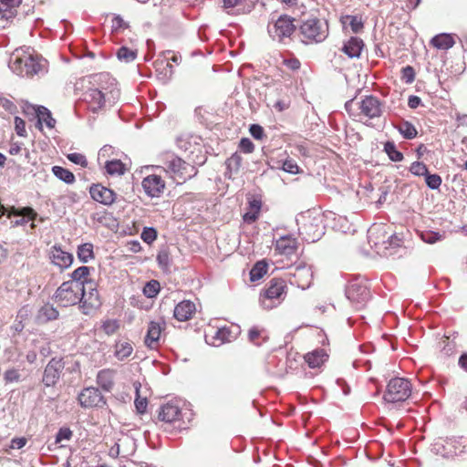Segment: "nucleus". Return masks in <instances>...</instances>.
<instances>
[{"instance_id": "nucleus-57", "label": "nucleus", "mask_w": 467, "mask_h": 467, "mask_svg": "<svg viewBox=\"0 0 467 467\" xmlns=\"http://www.w3.org/2000/svg\"><path fill=\"white\" fill-rule=\"evenodd\" d=\"M346 19L349 21V26L353 33H358L363 28L361 18L356 16H347Z\"/></svg>"}, {"instance_id": "nucleus-38", "label": "nucleus", "mask_w": 467, "mask_h": 467, "mask_svg": "<svg viewBox=\"0 0 467 467\" xmlns=\"http://www.w3.org/2000/svg\"><path fill=\"white\" fill-rule=\"evenodd\" d=\"M1 4L6 7L5 11L0 10V16L2 18L8 20L9 18H13L16 16V12L13 10L14 8L19 6L22 3V0H0Z\"/></svg>"}, {"instance_id": "nucleus-4", "label": "nucleus", "mask_w": 467, "mask_h": 467, "mask_svg": "<svg viewBox=\"0 0 467 467\" xmlns=\"http://www.w3.org/2000/svg\"><path fill=\"white\" fill-rule=\"evenodd\" d=\"M285 281L281 278H272L260 294L259 302L265 310H271L279 306L286 295Z\"/></svg>"}, {"instance_id": "nucleus-20", "label": "nucleus", "mask_w": 467, "mask_h": 467, "mask_svg": "<svg viewBox=\"0 0 467 467\" xmlns=\"http://www.w3.org/2000/svg\"><path fill=\"white\" fill-rule=\"evenodd\" d=\"M49 258L51 262L61 270L68 268L74 260L72 254L62 250L59 245H53L51 247Z\"/></svg>"}, {"instance_id": "nucleus-36", "label": "nucleus", "mask_w": 467, "mask_h": 467, "mask_svg": "<svg viewBox=\"0 0 467 467\" xmlns=\"http://www.w3.org/2000/svg\"><path fill=\"white\" fill-rule=\"evenodd\" d=\"M52 171L57 179L66 182L67 184H72L76 181L75 175L69 170L64 167L53 166Z\"/></svg>"}, {"instance_id": "nucleus-33", "label": "nucleus", "mask_w": 467, "mask_h": 467, "mask_svg": "<svg viewBox=\"0 0 467 467\" xmlns=\"http://www.w3.org/2000/svg\"><path fill=\"white\" fill-rule=\"evenodd\" d=\"M431 43L438 49L447 50L452 47L455 42L451 35L442 33L432 37Z\"/></svg>"}, {"instance_id": "nucleus-28", "label": "nucleus", "mask_w": 467, "mask_h": 467, "mask_svg": "<svg viewBox=\"0 0 467 467\" xmlns=\"http://www.w3.org/2000/svg\"><path fill=\"white\" fill-rule=\"evenodd\" d=\"M57 309L51 304L47 303L38 310L36 318L40 323H47L58 318Z\"/></svg>"}, {"instance_id": "nucleus-23", "label": "nucleus", "mask_w": 467, "mask_h": 467, "mask_svg": "<svg viewBox=\"0 0 467 467\" xmlns=\"http://www.w3.org/2000/svg\"><path fill=\"white\" fill-rule=\"evenodd\" d=\"M298 248L297 239L291 234L283 235L275 241V250L285 255H291Z\"/></svg>"}, {"instance_id": "nucleus-8", "label": "nucleus", "mask_w": 467, "mask_h": 467, "mask_svg": "<svg viewBox=\"0 0 467 467\" xmlns=\"http://www.w3.org/2000/svg\"><path fill=\"white\" fill-rule=\"evenodd\" d=\"M411 395V383L404 378L391 379L386 387L383 400L387 403L403 402Z\"/></svg>"}, {"instance_id": "nucleus-59", "label": "nucleus", "mask_w": 467, "mask_h": 467, "mask_svg": "<svg viewBox=\"0 0 467 467\" xmlns=\"http://www.w3.org/2000/svg\"><path fill=\"white\" fill-rule=\"evenodd\" d=\"M239 149L244 153H251L254 150V145L250 139L243 138L239 142Z\"/></svg>"}, {"instance_id": "nucleus-24", "label": "nucleus", "mask_w": 467, "mask_h": 467, "mask_svg": "<svg viewBox=\"0 0 467 467\" xmlns=\"http://www.w3.org/2000/svg\"><path fill=\"white\" fill-rule=\"evenodd\" d=\"M364 47L365 44L361 38L358 36H351L343 44L341 51L349 58H358Z\"/></svg>"}, {"instance_id": "nucleus-48", "label": "nucleus", "mask_w": 467, "mask_h": 467, "mask_svg": "<svg viewBox=\"0 0 467 467\" xmlns=\"http://www.w3.org/2000/svg\"><path fill=\"white\" fill-rule=\"evenodd\" d=\"M410 171L415 176H425L429 170L423 162L414 161L410 167Z\"/></svg>"}, {"instance_id": "nucleus-37", "label": "nucleus", "mask_w": 467, "mask_h": 467, "mask_svg": "<svg viewBox=\"0 0 467 467\" xmlns=\"http://www.w3.org/2000/svg\"><path fill=\"white\" fill-rule=\"evenodd\" d=\"M268 265L264 260L256 262L250 270V280L255 282L260 280L267 272Z\"/></svg>"}, {"instance_id": "nucleus-49", "label": "nucleus", "mask_w": 467, "mask_h": 467, "mask_svg": "<svg viewBox=\"0 0 467 467\" xmlns=\"http://www.w3.org/2000/svg\"><path fill=\"white\" fill-rule=\"evenodd\" d=\"M119 328V321L116 319H108L102 324V330L108 336L113 335Z\"/></svg>"}, {"instance_id": "nucleus-2", "label": "nucleus", "mask_w": 467, "mask_h": 467, "mask_svg": "<svg viewBox=\"0 0 467 467\" xmlns=\"http://www.w3.org/2000/svg\"><path fill=\"white\" fill-rule=\"evenodd\" d=\"M298 225V234L306 243H315L318 241L325 234V225L320 215H313L307 212L296 217Z\"/></svg>"}, {"instance_id": "nucleus-39", "label": "nucleus", "mask_w": 467, "mask_h": 467, "mask_svg": "<svg viewBox=\"0 0 467 467\" xmlns=\"http://www.w3.org/2000/svg\"><path fill=\"white\" fill-rule=\"evenodd\" d=\"M384 151L392 161H401L404 159L403 153L398 150L393 141L388 140L384 144Z\"/></svg>"}, {"instance_id": "nucleus-41", "label": "nucleus", "mask_w": 467, "mask_h": 467, "mask_svg": "<svg viewBox=\"0 0 467 467\" xmlns=\"http://www.w3.org/2000/svg\"><path fill=\"white\" fill-rule=\"evenodd\" d=\"M90 274V267L88 266H80V267H78L77 269H75L70 276H71V281L73 283H81L85 280H88V276Z\"/></svg>"}, {"instance_id": "nucleus-18", "label": "nucleus", "mask_w": 467, "mask_h": 467, "mask_svg": "<svg viewBox=\"0 0 467 467\" xmlns=\"http://www.w3.org/2000/svg\"><path fill=\"white\" fill-rule=\"evenodd\" d=\"M142 188L148 196L159 197L164 191L165 182L160 175L151 174L143 179Z\"/></svg>"}, {"instance_id": "nucleus-43", "label": "nucleus", "mask_w": 467, "mask_h": 467, "mask_svg": "<svg viewBox=\"0 0 467 467\" xmlns=\"http://www.w3.org/2000/svg\"><path fill=\"white\" fill-rule=\"evenodd\" d=\"M242 156L235 152L226 160V167L230 172H237L242 165Z\"/></svg>"}, {"instance_id": "nucleus-47", "label": "nucleus", "mask_w": 467, "mask_h": 467, "mask_svg": "<svg viewBox=\"0 0 467 467\" xmlns=\"http://www.w3.org/2000/svg\"><path fill=\"white\" fill-rule=\"evenodd\" d=\"M140 237L146 244H150L157 238V231L154 227H144Z\"/></svg>"}, {"instance_id": "nucleus-17", "label": "nucleus", "mask_w": 467, "mask_h": 467, "mask_svg": "<svg viewBox=\"0 0 467 467\" xmlns=\"http://www.w3.org/2000/svg\"><path fill=\"white\" fill-rule=\"evenodd\" d=\"M89 194L95 202L106 206L111 205L117 198V194L114 191L100 183L91 185L89 188Z\"/></svg>"}, {"instance_id": "nucleus-16", "label": "nucleus", "mask_w": 467, "mask_h": 467, "mask_svg": "<svg viewBox=\"0 0 467 467\" xmlns=\"http://www.w3.org/2000/svg\"><path fill=\"white\" fill-rule=\"evenodd\" d=\"M166 327L165 321H150L148 325L147 334L144 338L145 345L151 348L156 349L161 341V333Z\"/></svg>"}, {"instance_id": "nucleus-9", "label": "nucleus", "mask_w": 467, "mask_h": 467, "mask_svg": "<svg viewBox=\"0 0 467 467\" xmlns=\"http://www.w3.org/2000/svg\"><path fill=\"white\" fill-rule=\"evenodd\" d=\"M294 22L295 19L287 15H281L276 19L272 16L267 26L269 36L273 40L280 42L290 37L296 28Z\"/></svg>"}, {"instance_id": "nucleus-1", "label": "nucleus", "mask_w": 467, "mask_h": 467, "mask_svg": "<svg viewBox=\"0 0 467 467\" xmlns=\"http://www.w3.org/2000/svg\"><path fill=\"white\" fill-rule=\"evenodd\" d=\"M89 82L93 87L88 88L83 93V100L88 105V109L93 114L103 109L107 102L119 100L120 90L116 85L115 78L109 73H99L89 77Z\"/></svg>"}, {"instance_id": "nucleus-5", "label": "nucleus", "mask_w": 467, "mask_h": 467, "mask_svg": "<svg viewBox=\"0 0 467 467\" xmlns=\"http://www.w3.org/2000/svg\"><path fill=\"white\" fill-rule=\"evenodd\" d=\"M299 33L304 44L321 43L328 36V24L317 17H311L301 24Z\"/></svg>"}, {"instance_id": "nucleus-63", "label": "nucleus", "mask_w": 467, "mask_h": 467, "mask_svg": "<svg viewBox=\"0 0 467 467\" xmlns=\"http://www.w3.org/2000/svg\"><path fill=\"white\" fill-rule=\"evenodd\" d=\"M284 64L291 70H297L301 66L300 61L296 57L285 59Z\"/></svg>"}, {"instance_id": "nucleus-61", "label": "nucleus", "mask_w": 467, "mask_h": 467, "mask_svg": "<svg viewBox=\"0 0 467 467\" xmlns=\"http://www.w3.org/2000/svg\"><path fill=\"white\" fill-rule=\"evenodd\" d=\"M249 131L255 140H262L265 136V130L259 124H252L249 128Z\"/></svg>"}, {"instance_id": "nucleus-29", "label": "nucleus", "mask_w": 467, "mask_h": 467, "mask_svg": "<svg viewBox=\"0 0 467 467\" xmlns=\"http://www.w3.org/2000/svg\"><path fill=\"white\" fill-rule=\"evenodd\" d=\"M114 374L111 369H102L97 375V383L105 391H110L114 386Z\"/></svg>"}, {"instance_id": "nucleus-7", "label": "nucleus", "mask_w": 467, "mask_h": 467, "mask_svg": "<svg viewBox=\"0 0 467 467\" xmlns=\"http://www.w3.org/2000/svg\"><path fill=\"white\" fill-rule=\"evenodd\" d=\"M345 294L356 309L363 308L371 297L368 282L361 277L351 280L346 287Z\"/></svg>"}, {"instance_id": "nucleus-56", "label": "nucleus", "mask_w": 467, "mask_h": 467, "mask_svg": "<svg viewBox=\"0 0 467 467\" xmlns=\"http://www.w3.org/2000/svg\"><path fill=\"white\" fill-rule=\"evenodd\" d=\"M72 431L67 427H62L56 435V442L60 443L63 441H69L72 438Z\"/></svg>"}, {"instance_id": "nucleus-27", "label": "nucleus", "mask_w": 467, "mask_h": 467, "mask_svg": "<svg viewBox=\"0 0 467 467\" xmlns=\"http://www.w3.org/2000/svg\"><path fill=\"white\" fill-rule=\"evenodd\" d=\"M327 358L324 349L317 348L305 356V361L311 368H319Z\"/></svg>"}, {"instance_id": "nucleus-15", "label": "nucleus", "mask_w": 467, "mask_h": 467, "mask_svg": "<svg viewBox=\"0 0 467 467\" xmlns=\"http://www.w3.org/2000/svg\"><path fill=\"white\" fill-rule=\"evenodd\" d=\"M456 441L452 439H441L439 438L434 441V443L431 445V452H433L436 455H441L443 458H450L453 457L455 455H458L462 451L458 449V447L455 445Z\"/></svg>"}, {"instance_id": "nucleus-45", "label": "nucleus", "mask_w": 467, "mask_h": 467, "mask_svg": "<svg viewBox=\"0 0 467 467\" xmlns=\"http://www.w3.org/2000/svg\"><path fill=\"white\" fill-rule=\"evenodd\" d=\"M426 185L431 190H438L442 182L441 177L439 174H431L429 171L425 174Z\"/></svg>"}, {"instance_id": "nucleus-64", "label": "nucleus", "mask_w": 467, "mask_h": 467, "mask_svg": "<svg viewBox=\"0 0 467 467\" xmlns=\"http://www.w3.org/2000/svg\"><path fill=\"white\" fill-rule=\"evenodd\" d=\"M258 216H259V213H255V211L250 210L249 212H246L243 215V219L245 223H251L255 222L257 220Z\"/></svg>"}, {"instance_id": "nucleus-12", "label": "nucleus", "mask_w": 467, "mask_h": 467, "mask_svg": "<svg viewBox=\"0 0 467 467\" xmlns=\"http://www.w3.org/2000/svg\"><path fill=\"white\" fill-rule=\"evenodd\" d=\"M65 362L63 358H52L45 367L42 382L46 387H54L59 380Z\"/></svg>"}, {"instance_id": "nucleus-60", "label": "nucleus", "mask_w": 467, "mask_h": 467, "mask_svg": "<svg viewBox=\"0 0 467 467\" xmlns=\"http://www.w3.org/2000/svg\"><path fill=\"white\" fill-rule=\"evenodd\" d=\"M157 262L159 264V266L161 269L167 271L169 269V265H170V258H169L168 253H166V252L159 253L157 255Z\"/></svg>"}, {"instance_id": "nucleus-46", "label": "nucleus", "mask_w": 467, "mask_h": 467, "mask_svg": "<svg viewBox=\"0 0 467 467\" xmlns=\"http://www.w3.org/2000/svg\"><path fill=\"white\" fill-rule=\"evenodd\" d=\"M5 384L19 382L21 374L17 368H12L5 371L3 375Z\"/></svg>"}, {"instance_id": "nucleus-54", "label": "nucleus", "mask_w": 467, "mask_h": 467, "mask_svg": "<svg viewBox=\"0 0 467 467\" xmlns=\"http://www.w3.org/2000/svg\"><path fill=\"white\" fill-rule=\"evenodd\" d=\"M134 404L138 413L143 414L146 412L148 401L146 398H141L140 396L139 389H136V399Z\"/></svg>"}, {"instance_id": "nucleus-44", "label": "nucleus", "mask_w": 467, "mask_h": 467, "mask_svg": "<svg viewBox=\"0 0 467 467\" xmlns=\"http://www.w3.org/2000/svg\"><path fill=\"white\" fill-rule=\"evenodd\" d=\"M136 57H137V52L130 49L127 47H121L117 51V57L120 61H125L127 63L131 62L136 58Z\"/></svg>"}, {"instance_id": "nucleus-42", "label": "nucleus", "mask_w": 467, "mask_h": 467, "mask_svg": "<svg viewBox=\"0 0 467 467\" xmlns=\"http://www.w3.org/2000/svg\"><path fill=\"white\" fill-rule=\"evenodd\" d=\"M161 290V285L157 280H150L143 287V294L148 298H154Z\"/></svg>"}, {"instance_id": "nucleus-11", "label": "nucleus", "mask_w": 467, "mask_h": 467, "mask_svg": "<svg viewBox=\"0 0 467 467\" xmlns=\"http://www.w3.org/2000/svg\"><path fill=\"white\" fill-rule=\"evenodd\" d=\"M80 284L83 287V292H80V304H82L80 307L83 309L84 314H88L90 309H96L101 306L97 284L90 279L85 280Z\"/></svg>"}, {"instance_id": "nucleus-30", "label": "nucleus", "mask_w": 467, "mask_h": 467, "mask_svg": "<svg viewBox=\"0 0 467 467\" xmlns=\"http://www.w3.org/2000/svg\"><path fill=\"white\" fill-rule=\"evenodd\" d=\"M268 335L265 328L254 326L248 331V339L255 346H261L268 340Z\"/></svg>"}, {"instance_id": "nucleus-13", "label": "nucleus", "mask_w": 467, "mask_h": 467, "mask_svg": "<svg viewBox=\"0 0 467 467\" xmlns=\"http://www.w3.org/2000/svg\"><path fill=\"white\" fill-rule=\"evenodd\" d=\"M78 400L82 408L102 407L106 404L99 389L94 387L85 388L78 394Z\"/></svg>"}, {"instance_id": "nucleus-40", "label": "nucleus", "mask_w": 467, "mask_h": 467, "mask_svg": "<svg viewBox=\"0 0 467 467\" xmlns=\"http://www.w3.org/2000/svg\"><path fill=\"white\" fill-rule=\"evenodd\" d=\"M105 169L109 175H122L125 173V165L119 160L108 161Z\"/></svg>"}, {"instance_id": "nucleus-6", "label": "nucleus", "mask_w": 467, "mask_h": 467, "mask_svg": "<svg viewBox=\"0 0 467 467\" xmlns=\"http://www.w3.org/2000/svg\"><path fill=\"white\" fill-rule=\"evenodd\" d=\"M164 169L166 172L181 184L197 174V169L180 157L171 154L164 161Z\"/></svg>"}, {"instance_id": "nucleus-53", "label": "nucleus", "mask_w": 467, "mask_h": 467, "mask_svg": "<svg viewBox=\"0 0 467 467\" xmlns=\"http://www.w3.org/2000/svg\"><path fill=\"white\" fill-rule=\"evenodd\" d=\"M281 169L285 172L291 174H297L299 173L300 171L296 162L290 159H286L285 161H283Z\"/></svg>"}, {"instance_id": "nucleus-52", "label": "nucleus", "mask_w": 467, "mask_h": 467, "mask_svg": "<svg viewBox=\"0 0 467 467\" xmlns=\"http://www.w3.org/2000/svg\"><path fill=\"white\" fill-rule=\"evenodd\" d=\"M111 22L112 31L117 32L119 30H124L129 27V23L126 22L119 15H114Z\"/></svg>"}, {"instance_id": "nucleus-35", "label": "nucleus", "mask_w": 467, "mask_h": 467, "mask_svg": "<svg viewBox=\"0 0 467 467\" xmlns=\"http://www.w3.org/2000/svg\"><path fill=\"white\" fill-rule=\"evenodd\" d=\"M78 258L81 263H88L94 258L93 244L85 243L78 247Z\"/></svg>"}, {"instance_id": "nucleus-51", "label": "nucleus", "mask_w": 467, "mask_h": 467, "mask_svg": "<svg viewBox=\"0 0 467 467\" xmlns=\"http://www.w3.org/2000/svg\"><path fill=\"white\" fill-rule=\"evenodd\" d=\"M401 79L407 84H411L415 80V70L411 66L402 67Z\"/></svg>"}, {"instance_id": "nucleus-14", "label": "nucleus", "mask_w": 467, "mask_h": 467, "mask_svg": "<svg viewBox=\"0 0 467 467\" xmlns=\"http://www.w3.org/2000/svg\"><path fill=\"white\" fill-rule=\"evenodd\" d=\"M358 104L360 112L368 119L379 118L382 115L383 104L375 96H366Z\"/></svg>"}, {"instance_id": "nucleus-32", "label": "nucleus", "mask_w": 467, "mask_h": 467, "mask_svg": "<svg viewBox=\"0 0 467 467\" xmlns=\"http://www.w3.org/2000/svg\"><path fill=\"white\" fill-rule=\"evenodd\" d=\"M114 356L119 360H124L128 358L133 352V347L130 342L118 340L115 343Z\"/></svg>"}, {"instance_id": "nucleus-31", "label": "nucleus", "mask_w": 467, "mask_h": 467, "mask_svg": "<svg viewBox=\"0 0 467 467\" xmlns=\"http://www.w3.org/2000/svg\"><path fill=\"white\" fill-rule=\"evenodd\" d=\"M13 214L22 216V218L12 222L13 226H21L27 223L28 221L34 220L36 217V213L31 207H24L20 210H14Z\"/></svg>"}, {"instance_id": "nucleus-19", "label": "nucleus", "mask_w": 467, "mask_h": 467, "mask_svg": "<svg viewBox=\"0 0 467 467\" xmlns=\"http://www.w3.org/2000/svg\"><path fill=\"white\" fill-rule=\"evenodd\" d=\"M182 409L179 400H170L161 407L159 419L165 422H173L181 420Z\"/></svg>"}, {"instance_id": "nucleus-62", "label": "nucleus", "mask_w": 467, "mask_h": 467, "mask_svg": "<svg viewBox=\"0 0 467 467\" xmlns=\"http://www.w3.org/2000/svg\"><path fill=\"white\" fill-rule=\"evenodd\" d=\"M27 440L24 437L20 438H13L11 440L10 448L11 449H21L26 444Z\"/></svg>"}, {"instance_id": "nucleus-34", "label": "nucleus", "mask_w": 467, "mask_h": 467, "mask_svg": "<svg viewBox=\"0 0 467 467\" xmlns=\"http://www.w3.org/2000/svg\"><path fill=\"white\" fill-rule=\"evenodd\" d=\"M395 128L406 140H412L417 137L418 131L415 126L408 120H402L399 125H396Z\"/></svg>"}, {"instance_id": "nucleus-3", "label": "nucleus", "mask_w": 467, "mask_h": 467, "mask_svg": "<svg viewBox=\"0 0 467 467\" xmlns=\"http://www.w3.org/2000/svg\"><path fill=\"white\" fill-rule=\"evenodd\" d=\"M10 69L22 77H33L47 72V60L37 56L28 55L22 57H15L9 62Z\"/></svg>"}, {"instance_id": "nucleus-55", "label": "nucleus", "mask_w": 467, "mask_h": 467, "mask_svg": "<svg viewBox=\"0 0 467 467\" xmlns=\"http://www.w3.org/2000/svg\"><path fill=\"white\" fill-rule=\"evenodd\" d=\"M67 158L74 164L80 165L81 167L88 166L87 158L81 153H78V152L69 153V154H67Z\"/></svg>"}, {"instance_id": "nucleus-25", "label": "nucleus", "mask_w": 467, "mask_h": 467, "mask_svg": "<svg viewBox=\"0 0 467 467\" xmlns=\"http://www.w3.org/2000/svg\"><path fill=\"white\" fill-rule=\"evenodd\" d=\"M196 310L194 303L190 300H183L177 304L173 310V317L178 321L189 320Z\"/></svg>"}, {"instance_id": "nucleus-22", "label": "nucleus", "mask_w": 467, "mask_h": 467, "mask_svg": "<svg viewBox=\"0 0 467 467\" xmlns=\"http://www.w3.org/2000/svg\"><path fill=\"white\" fill-rule=\"evenodd\" d=\"M239 333H240L239 327H236L234 331L229 327H223L217 328V330L215 331L214 335L212 337L211 342H209L208 340H206V341L208 344H211L215 347H219V346L223 345V343L231 342V341L234 340Z\"/></svg>"}, {"instance_id": "nucleus-50", "label": "nucleus", "mask_w": 467, "mask_h": 467, "mask_svg": "<svg viewBox=\"0 0 467 467\" xmlns=\"http://www.w3.org/2000/svg\"><path fill=\"white\" fill-rule=\"evenodd\" d=\"M420 238L424 243L431 244H435L436 242L440 241L441 238V235L438 232L426 231V232H422L420 234Z\"/></svg>"}, {"instance_id": "nucleus-21", "label": "nucleus", "mask_w": 467, "mask_h": 467, "mask_svg": "<svg viewBox=\"0 0 467 467\" xmlns=\"http://www.w3.org/2000/svg\"><path fill=\"white\" fill-rule=\"evenodd\" d=\"M293 276L295 280L291 281V283L296 284L304 290L310 286L313 279V272L311 267L299 264L295 267Z\"/></svg>"}, {"instance_id": "nucleus-58", "label": "nucleus", "mask_w": 467, "mask_h": 467, "mask_svg": "<svg viewBox=\"0 0 467 467\" xmlns=\"http://www.w3.org/2000/svg\"><path fill=\"white\" fill-rule=\"evenodd\" d=\"M15 130L18 136L26 137V123L20 117H15Z\"/></svg>"}, {"instance_id": "nucleus-26", "label": "nucleus", "mask_w": 467, "mask_h": 467, "mask_svg": "<svg viewBox=\"0 0 467 467\" xmlns=\"http://www.w3.org/2000/svg\"><path fill=\"white\" fill-rule=\"evenodd\" d=\"M36 118L37 119L36 127L40 130L43 129V123H45L48 129H53L56 126L57 121L52 117L51 111L44 106H38Z\"/></svg>"}, {"instance_id": "nucleus-10", "label": "nucleus", "mask_w": 467, "mask_h": 467, "mask_svg": "<svg viewBox=\"0 0 467 467\" xmlns=\"http://www.w3.org/2000/svg\"><path fill=\"white\" fill-rule=\"evenodd\" d=\"M80 292H83L80 283L66 281L56 290L53 297L62 306H69L81 303Z\"/></svg>"}]
</instances>
